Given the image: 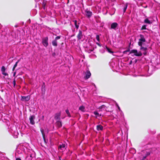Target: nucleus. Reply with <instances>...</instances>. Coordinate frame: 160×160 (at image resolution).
I'll list each match as a JSON object with an SVG mask.
<instances>
[{"label":"nucleus","instance_id":"nucleus-43","mask_svg":"<svg viewBox=\"0 0 160 160\" xmlns=\"http://www.w3.org/2000/svg\"><path fill=\"white\" fill-rule=\"evenodd\" d=\"M30 156V157L32 158V155L31 154Z\"/></svg>","mask_w":160,"mask_h":160},{"label":"nucleus","instance_id":"nucleus-36","mask_svg":"<svg viewBox=\"0 0 160 160\" xmlns=\"http://www.w3.org/2000/svg\"><path fill=\"white\" fill-rule=\"evenodd\" d=\"M97 44L99 46V47H101V45L99 43H98V42H97Z\"/></svg>","mask_w":160,"mask_h":160},{"label":"nucleus","instance_id":"nucleus-47","mask_svg":"<svg viewBox=\"0 0 160 160\" xmlns=\"http://www.w3.org/2000/svg\"><path fill=\"white\" fill-rule=\"evenodd\" d=\"M118 109H120V107H118Z\"/></svg>","mask_w":160,"mask_h":160},{"label":"nucleus","instance_id":"nucleus-37","mask_svg":"<svg viewBox=\"0 0 160 160\" xmlns=\"http://www.w3.org/2000/svg\"><path fill=\"white\" fill-rule=\"evenodd\" d=\"M127 51H125L123 52V54H126L127 53Z\"/></svg>","mask_w":160,"mask_h":160},{"label":"nucleus","instance_id":"nucleus-8","mask_svg":"<svg viewBox=\"0 0 160 160\" xmlns=\"http://www.w3.org/2000/svg\"><path fill=\"white\" fill-rule=\"evenodd\" d=\"M83 36V35L82 34V32L81 30H79L77 36L78 39L79 40H81Z\"/></svg>","mask_w":160,"mask_h":160},{"label":"nucleus","instance_id":"nucleus-40","mask_svg":"<svg viewBox=\"0 0 160 160\" xmlns=\"http://www.w3.org/2000/svg\"><path fill=\"white\" fill-rule=\"evenodd\" d=\"M15 68L13 67V68H12V71H14V70Z\"/></svg>","mask_w":160,"mask_h":160},{"label":"nucleus","instance_id":"nucleus-23","mask_svg":"<svg viewBox=\"0 0 160 160\" xmlns=\"http://www.w3.org/2000/svg\"><path fill=\"white\" fill-rule=\"evenodd\" d=\"M146 26H147L146 25H144L142 26L141 29V30H143L146 29Z\"/></svg>","mask_w":160,"mask_h":160},{"label":"nucleus","instance_id":"nucleus-4","mask_svg":"<svg viewBox=\"0 0 160 160\" xmlns=\"http://www.w3.org/2000/svg\"><path fill=\"white\" fill-rule=\"evenodd\" d=\"M61 36H58L56 37L54 40H53L52 42V45L55 47H57L58 45L57 43V40L59 39L60 38Z\"/></svg>","mask_w":160,"mask_h":160},{"label":"nucleus","instance_id":"nucleus-25","mask_svg":"<svg viewBox=\"0 0 160 160\" xmlns=\"http://www.w3.org/2000/svg\"><path fill=\"white\" fill-rule=\"evenodd\" d=\"M144 22L145 23H148V24H151L152 23V22L151 21H144Z\"/></svg>","mask_w":160,"mask_h":160},{"label":"nucleus","instance_id":"nucleus-30","mask_svg":"<svg viewBox=\"0 0 160 160\" xmlns=\"http://www.w3.org/2000/svg\"><path fill=\"white\" fill-rule=\"evenodd\" d=\"M13 86L14 87H15L16 85V81L15 78L13 79Z\"/></svg>","mask_w":160,"mask_h":160},{"label":"nucleus","instance_id":"nucleus-9","mask_svg":"<svg viewBox=\"0 0 160 160\" xmlns=\"http://www.w3.org/2000/svg\"><path fill=\"white\" fill-rule=\"evenodd\" d=\"M61 116V112L59 113H56L55 114L54 119L56 120H60V117Z\"/></svg>","mask_w":160,"mask_h":160},{"label":"nucleus","instance_id":"nucleus-14","mask_svg":"<svg viewBox=\"0 0 160 160\" xmlns=\"http://www.w3.org/2000/svg\"><path fill=\"white\" fill-rule=\"evenodd\" d=\"M56 124L57 127L60 128L62 127V123L61 121L60 120H58L56 122Z\"/></svg>","mask_w":160,"mask_h":160},{"label":"nucleus","instance_id":"nucleus-10","mask_svg":"<svg viewBox=\"0 0 160 160\" xmlns=\"http://www.w3.org/2000/svg\"><path fill=\"white\" fill-rule=\"evenodd\" d=\"M118 24L117 22H113L111 25V28L115 30L116 28L118 27Z\"/></svg>","mask_w":160,"mask_h":160},{"label":"nucleus","instance_id":"nucleus-28","mask_svg":"<svg viewBox=\"0 0 160 160\" xmlns=\"http://www.w3.org/2000/svg\"><path fill=\"white\" fill-rule=\"evenodd\" d=\"M96 39L99 42L100 41V39H99V36L98 35H97L96 36Z\"/></svg>","mask_w":160,"mask_h":160},{"label":"nucleus","instance_id":"nucleus-34","mask_svg":"<svg viewBox=\"0 0 160 160\" xmlns=\"http://www.w3.org/2000/svg\"><path fill=\"white\" fill-rule=\"evenodd\" d=\"M147 156H145L143 157L142 159V160H144L146 158Z\"/></svg>","mask_w":160,"mask_h":160},{"label":"nucleus","instance_id":"nucleus-22","mask_svg":"<svg viewBox=\"0 0 160 160\" xmlns=\"http://www.w3.org/2000/svg\"><path fill=\"white\" fill-rule=\"evenodd\" d=\"M127 7H128V5L127 4H126L124 5L123 9V11L124 12H125L126 10L127 9Z\"/></svg>","mask_w":160,"mask_h":160},{"label":"nucleus","instance_id":"nucleus-15","mask_svg":"<svg viewBox=\"0 0 160 160\" xmlns=\"http://www.w3.org/2000/svg\"><path fill=\"white\" fill-rule=\"evenodd\" d=\"M86 14L87 16L88 17H91L92 14V12L91 11L87 10L85 11Z\"/></svg>","mask_w":160,"mask_h":160},{"label":"nucleus","instance_id":"nucleus-13","mask_svg":"<svg viewBox=\"0 0 160 160\" xmlns=\"http://www.w3.org/2000/svg\"><path fill=\"white\" fill-rule=\"evenodd\" d=\"M74 22V24L76 28L78 29L79 27V24L80 23V21H73Z\"/></svg>","mask_w":160,"mask_h":160},{"label":"nucleus","instance_id":"nucleus-27","mask_svg":"<svg viewBox=\"0 0 160 160\" xmlns=\"http://www.w3.org/2000/svg\"><path fill=\"white\" fill-rule=\"evenodd\" d=\"M20 61V60H18V61H17L15 64H14V65L13 66V67H15V68H16L17 67V65H18V62H19Z\"/></svg>","mask_w":160,"mask_h":160},{"label":"nucleus","instance_id":"nucleus-20","mask_svg":"<svg viewBox=\"0 0 160 160\" xmlns=\"http://www.w3.org/2000/svg\"><path fill=\"white\" fill-rule=\"evenodd\" d=\"M65 112H66V113L67 114L68 116L69 117H71V115L70 114V113L69 112L68 110V109H66L65 110Z\"/></svg>","mask_w":160,"mask_h":160},{"label":"nucleus","instance_id":"nucleus-38","mask_svg":"<svg viewBox=\"0 0 160 160\" xmlns=\"http://www.w3.org/2000/svg\"><path fill=\"white\" fill-rule=\"evenodd\" d=\"M16 74V72H14V73H13V76H15Z\"/></svg>","mask_w":160,"mask_h":160},{"label":"nucleus","instance_id":"nucleus-32","mask_svg":"<svg viewBox=\"0 0 160 160\" xmlns=\"http://www.w3.org/2000/svg\"><path fill=\"white\" fill-rule=\"evenodd\" d=\"M43 139L44 142V143H46L47 142H46V139H45V137H44V138H43Z\"/></svg>","mask_w":160,"mask_h":160},{"label":"nucleus","instance_id":"nucleus-1","mask_svg":"<svg viewBox=\"0 0 160 160\" xmlns=\"http://www.w3.org/2000/svg\"><path fill=\"white\" fill-rule=\"evenodd\" d=\"M140 38L138 40V45L140 47L143 46V45L144 46V43L146 42V40L144 35L142 34H140L139 35Z\"/></svg>","mask_w":160,"mask_h":160},{"label":"nucleus","instance_id":"nucleus-33","mask_svg":"<svg viewBox=\"0 0 160 160\" xmlns=\"http://www.w3.org/2000/svg\"><path fill=\"white\" fill-rule=\"evenodd\" d=\"M3 75H4L5 76H6L7 75H8V74L5 72V73H3Z\"/></svg>","mask_w":160,"mask_h":160},{"label":"nucleus","instance_id":"nucleus-39","mask_svg":"<svg viewBox=\"0 0 160 160\" xmlns=\"http://www.w3.org/2000/svg\"><path fill=\"white\" fill-rule=\"evenodd\" d=\"M130 49L129 48H128V50H126L127 51V52L130 51Z\"/></svg>","mask_w":160,"mask_h":160},{"label":"nucleus","instance_id":"nucleus-46","mask_svg":"<svg viewBox=\"0 0 160 160\" xmlns=\"http://www.w3.org/2000/svg\"><path fill=\"white\" fill-rule=\"evenodd\" d=\"M15 27L17 28L18 27V26L17 25H16L15 26Z\"/></svg>","mask_w":160,"mask_h":160},{"label":"nucleus","instance_id":"nucleus-29","mask_svg":"<svg viewBox=\"0 0 160 160\" xmlns=\"http://www.w3.org/2000/svg\"><path fill=\"white\" fill-rule=\"evenodd\" d=\"M105 107H106V106L104 105H103L100 106L99 107V108L101 109H102L103 108H105Z\"/></svg>","mask_w":160,"mask_h":160},{"label":"nucleus","instance_id":"nucleus-17","mask_svg":"<svg viewBox=\"0 0 160 160\" xmlns=\"http://www.w3.org/2000/svg\"><path fill=\"white\" fill-rule=\"evenodd\" d=\"M79 110L83 112H84L85 111V108L84 106L82 105L80 106L79 107Z\"/></svg>","mask_w":160,"mask_h":160},{"label":"nucleus","instance_id":"nucleus-48","mask_svg":"<svg viewBox=\"0 0 160 160\" xmlns=\"http://www.w3.org/2000/svg\"><path fill=\"white\" fill-rule=\"evenodd\" d=\"M149 154H150V153H148V154H147V156H148V155H149Z\"/></svg>","mask_w":160,"mask_h":160},{"label":"nucleus","instance_id":"nucleus-24","mask_svg":"<svg viewBox=\"0 0 160 160\" xmlns=\"http://www.w3.org/2000/svg\"><path fill=\"white\" fill-rule=\"evenodd\" d=\"M6 68L4 66H2L1 68V71L2 72H4L5 71Z\"/></svg>","mask_w":160,"mask_h":160},{"label":"nucleus","instance_id":"nucleus-7","mask_svg":"<svg viewBox=\"0 0 160 160\" xmlns=\"http://www.w3.org/2000/svg\"><path fill=\"white\" fill-rule=\"evenodd\" d=\"M35 118V117L34 115H32L29 118L30 122L32 125H34L35 124L34 119Z\"/></svg>","mask_w":160,"mask_h":160},{"label":"nucleus","instance_id":"nucleus-26","mask_svg":"<svg viewBox=\"0 0 160 160\" xmlns=\"http://www.w3.org/2000/svg\"><path fill=\"white\" fill-rule=\"evenodd\" d=\"M93 113L95 115H97V116H100V115H99V113L97 111H95L93 112Z\"/></svg>","mask_w":160,"mask_h":160},{"label":"nucleus","instance_id":"nucleus-21","mask_svg":"<svg viewBox=\"0 0 160 160\" xmlns=\"http://www.w3.org/2000/svg\"><path fill=\"white\" fill-rule=\"evenodd\" d=\"M106 48L107 49V51L110 53H113V52L111 51V50L108 48L107 47H106Z\"/></svg>","mask_w":160,"mask_h":160},{"label":"nucleus","instance_id":"nucleus-2","mask_svg":"<svg viewBox=\"0 0 160 160\" xmlns=\"http://www.w3.org/2000/svg\"><path fill=\"white\" fill-rule=\"evenodd\" d=\"M129 53H134V55L136 56H141L142 55V53L140 51L138 52L137 50L136 49L132 50L130 51Z\"/></svg>","mask_w":160,"mask_h":160},{"label":"nucleus","instance_id":"nucleus-19","mask_svg":"<svg viewBox=\"0 0 160 160\" xmlns=\"http://www.w3.org/2000/svg\"><path fill=\"white\" fill-rule=\"evenodd\" d=\"M40 131L41 132V133L42 134V137H43V138H44V137H45V134L44 133V130L43 129H40Z\"/></svg>","mask_w":160,"mask_h":160},{"label":"nucleus","instance_id":"nucleus-6","mask_svg":"<svg viewBox=\"0 0 160 160\" xmlns=\"http://www.w3.org/2000/svg\"><path fill=\"white\" fill-rule=\"evenodd\" d=\"M21 100L23 102H27L30 99V97L29 96H21Z\"/></svg>","mask_w":160,"mask_h":160},{"label":"nucleus","instance_id":"nucleus-31","mask_svg":"<svg viewBox=\"0 0 160 160\" xmlns=\"http://www.w3.org/2000/svg\"><path fill=\"white\" fill-rule=\"evenodd\" d=\"M147 51H145L143 53V54L144 55H147Z\"/></svg>","mask_w":160,"mask_h":160},{"label":"nucleus","instance_id":"nucleus-5","mask_svg":"<svg viewBox=\"0 0 160 160\" xmlns=\"http://www.w3.org/2000/svg\"><path fill=\"white\" fill-rule=\"evenodd\" d=\"M85 76L84 78L85 79H88L91 76V73L89 70H87L86 72H85Z\"/></svg>","mask_w":160,"mask_h":160},{"label":"nucleus","instance_id":"nucleus-3","mask_svg":"<svg viewBox=\"0 0 160 160\" xmlns=\"http://www.w3.org/2000/svg\"><path fill=\"white\" fill-rule=\"evenodd\" d=\"M42 43L45 47H46L48 45V38L47 37L42 39Z\"/></svg>","mask_w":160,"mask_h":160},{"label":"nucleus","instance_id":"nucleus-42","mask_svg":"<svg viewBox=\"0 0 160 160\" xmlns=\"http://www.w3.org/2000/svg\"><path fill=\"white\" fill-rule=\"evenodd\" d=\"M132 61H131V62H130V63H129V64H132Z\"/></svg>","mask_w":160,"mask_h":160},{"label":"nucleus","instance_id":"nucleus-12","mask_svg":"<svg viewBox=\"0 0 160 160\" xmlns=\"http://www.w3.org/2000/svg\"><path fill=\"white\" fill-rule=\"evenodd\" d=\"M41 90L42 91V94L44 95L45 92V83L43 82V84L42 86Z\"/></svg>","mask_w":160,"mask_h":160},{"label":"nucleus","instance_id":"nucleus-45","mask_svg":"<svg viewBox=\"0 0 160 160\" xmlns=\"http://www.w3.org/2000/svg\"><path fill=\"white\" fill-rule=\"evenodd\" d=\"M31 22V21H29V23H30Z\"/></svg>","mask_w":160,"mask_h":160},{"label":"nucleus","instance_id":"nucleus-44","mask_svg":"<svg viewBox=\"0 0 160 160\" xmlns=\"http://www.w3.org/2000/svg\"><path fill=\"white\" fill-rule=\"evenodd\" d=\"M145 20H148V18H147V19H145Z\"/></svg>","mask_w":160,"mask_h":160},{"label":"nucleus","instance_id":"nucleus-11","mask_svg":"<svg viewBox=\"0 0 160 160\" xmlns=\"http://www.w3.org/2000/svg\"><path fill=\"white\" fill-rule=\"evenodd\" d=\"M66 145L65 144H62L59 145L58 146V149L63 150L65 148Z\"/></svg>","mask_w":160,"mask_h":160},{"label":"nucleus","instance_id":"nucleus-41","mask_svg":"<svg viewBox=\"0 0 160 160\" xmlns=\"http://www.w3.org/2000/svg\"><path fill=\"white\" fill-rule=\"evenodd\" d=\"M5 73V71H4V72H2V73L3 75V73Z\"/></svg>","mask_w":160,"mask_h":160},{"label":"nucleus","instance_id":"nucleus-35","mask_svg":"<svg viewBox=\"0 0 160 160\" xmlns=\"http://www.w3.org/2000/svg\"><path fill=\"white\" fill-rule=\"evenodd\" d=\"M16 160H21V159L20 158H16Z\"/></svg>","mask_w":160,"mask_h":160},{"label":"nucleus","instance_id":"nucleus-18","mask_svg":"<svg viewBox=\"0 0 160 160\" xmlns=\"http://www.w3.org/2000/svg\"><path fill=\"white\" fill-rule=\"evenodd\" d=\"M140 49L144 51H145L148 50V48L146 47L142 46L140 47Z\"/></svg>","mask_w":160,"mask_h":160},{"label":"nucleus","instance_id":"nucleus-16","mask_svg":"<svg viewBox=\"0 0 160 160\" xmlns=\"http://www.w3.org/2000/svg\"><path fill=\"white\" fill-rule=\"evenodd\" d=\"M103 128V127L101 125H98L97 126V129L98 131L102 130Z\"/></svg>","mask_w":160,"mask_h":160},{"label":"nucleus","instance_id":"nucleus-49","mask_svg":"<svg viewBox=\"0 0 160 160\" xmlns=\"http://www.w3.org/2000/svg\"><path fill=\"white\" fill-rule=\"evenodd\" d=\"M91 51H93V50H90Z\"/></svg>","mask_w":160,"mask_h":160}]
</instances>
